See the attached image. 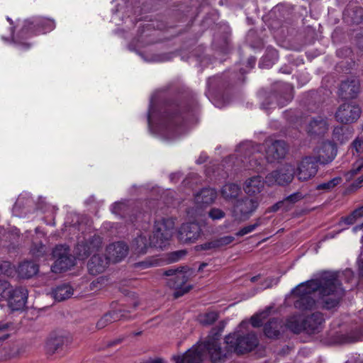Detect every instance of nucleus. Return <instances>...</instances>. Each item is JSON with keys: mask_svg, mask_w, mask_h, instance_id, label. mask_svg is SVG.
<instances>
[{"mask_svg": "<svg viewBox=\"0 0 363 363\" xmlns=\"http://www.w3.org/2000/svg\"><path fill=\"white\" fill-rule=\"evenodd\" d=\"M293 294L298 298L294 303L298 309L311 310L316 306L330 309L337 306L344 289L335 273L325 272L319 279L299 284Z\"/></svg>", "mask_w": 363, "mask_h": 363, "instance_id": "f257e3e1", "label": "nucleus"}, {"mask_svg": "<svg viewBox=\"0 0 363 363\" xmlns=\"http://www.w3.org/2000/svg\"><path fill=\"white\" fill-rule=\"evenodd\" d=\"M225 326L224 322H220L217 328L212 329L205 342L193 347L181 356L173 357L175 363H201L203 359V350L208 352L213 363L221 361L226 356V352L221 350L218 340Z\"/></svg>", "mask_w": 363, "mask_h": 363, "instance_id": "f03ea898", "label": "nucleus"}, {"mask_svg": "<svg viewBox=\"0 0 363 363\" xmlns=\"http://www.w3.org/2000/svg\"><path fill=\"white\" fill-rule=\"evenodd\" d=\"M174 221L172 219H163L155 222L152 236L149 235L150 247L162 249L164 247L172 235Z\"/></svg>", "mask_w": 363, "mask_h": 363, "instance_id": "7ed1b4c3", "label": "nucleus"}, {"mask_svg": "<svg viewBox=\"0 0 363 363\" xmlns=\"http://www.w3.org/2000/svg\"><path fill=\"white\" fill-rule=\"evenodd\" d=\"M225 342L228 345V351L244 353L254 349L257 345L258 340L253 333L241 336L238 333H235L225 337Z\"/></svg>", "mask_w": 363, "mask_h": 363, "instance_id": "20e7f679", "label": "nucleus"}, {"mask_svg": "<svg viewBox=\"0 0 363 363\" xmlns=\"http://www.w3.org/2000/svg\"><path fill=\"white\" fill-rule=\"evenodd\" d=\"M55 27V21L50 18L42 17L28 19L24 21L23 26L20 32V37L30 36L39 33H45L52 30Z\"/></svg>", "mask_w": 363, "mask_h": 363, "instance_id": "39448f33", "label": "nucleus"}, {"mask_svg": "<svg viewBox=\"0 0 363 363\" xmlns=\"http://www.w3.org/2000/svg\"><path fill=\"white\" fill-rule=\"evenodd\" d=\"M258 206L257 199L245 196L241 199H238L232 207V216L237 220H246L256 211Z\"/></svg>", "mask_w": 363, "mask_h": 363, "instance_id": "423d86ee", "label": "nucleus"}, {"mask_svg": "<svg viewBox=\"0 0 363 363\" xmlns=\"http://www.w3.org/2000/svg\"><path fill=\"white\" fill-rule=\"evenodd\" d=\"M52 257L55 259L51 270L54 273H61L74 265L75 259L69 255V249L65 245H57L52 250Z\"/></svg>", "mask_w": 363, "mask_h": 363, "instance_id": "0eeeda50", "label": "nucleus"}, {"mask_svg": "<svg viewBox=\"0 0 363 363\" xmlns=\"http://www.w3.org/2000/svg\"><path fill=\"white\" fill-rule=\"evenodd\" d=\"M362 114L359 106L354 102L341 104L335 113L336 121L342 124H350L356 122Z\"/></svg>", "mask_w": 363, "mask_h": 363, "instance_id": "6e6552de", "label": "nucleus"}, {"mask_svg": "<svg viewBox=\"0 0 363 363\" xmlns=\"http://www.w3.org/2000/svg\"><path fill=\"white\" fill-rule=\"evenodd\" d=\"M294 173V167L291 164H285L279 169L269 173L265 177V182L269 186L285 185L292 181Z\"/></svg>", "mask_w": 363, "mask_h": 363, "instance_id": "1a4fd4ad", "label": "nucleus"}, {"mask_svg": "<svg viewBox=\"0 0 363 363\" xmlns=\"http://www.w3.org/2000/svg\"><path fill=\"white\" fill-rule=\"evenodd\" d=\"M266 158L269 162H274L284 158L288 151L286 143L283 140L267 139L264 143Z\"/></svg>", "mask_w": 363, "mask_h": 363, "instance_id": "9d476101", "label": "nucleus"}, {"mask_svg": "<svg viewBox=\"0 0 363 363\" xmlns=\"http://www.w3.org/2000/svg\"><path fill=\"white\" fill-rule=\"evenodd\" d=\"M188 279L189 276L186 273L181 270V272H177L174 277L167 280V285L175 291L174 293V297L175 298L182 296L192 289L191 285L186 284Z\"/></svg>", "mask_w": 363, "mask_h": 363, "instance_id": "9b49d317", "label": "nucleus"}, {"mask_svg": "<svg viewBox=\"0 0 363 363\" xmlns=\"http://www.w3.org/2000/svg\"><path fill=\"white\" fill-rule=\"evenodd\" d=\"M317 160L312 156L302 159L297 167V177L300 181H306L313 177L318 172Z\"/></svg>", "mask_w": 363, "mask_h": 363, "instance_id": "f8f14e48", "label": "nucleus"}, {"mask_svg": "<svg viewBox=\"0 0 363 363\" xmlns=\"http://www.w3.org/2000/svg\"><path fill=\"white\" fill-rule=\"evenodd\" d=\"M360 89V81L357 78H350L341 82L338 94L343 99H352L358 96Z\"/></svg>", "mask_w": 363, "mask_h": 363, "instance_id": "ddd939ff", "label": "nucleus"}, {"mask_svg": "<svg viewBox=\"0 0 363 363\" xmlns=\"http://www.w3.org/2000/svg\"><path fill=\"white\" fill-rule=\"evenodd\" d=\"M28 290L22 286L12 289L11 296L7 299L9 306L12 311H18L23 309L28 299Z\"/></svg>", "mask_w": 363, "mask_h": 363, "instance_id": "4468645a", "label": "nucleus"}, {"mask_svg": "<svg viewBox=\"0 0 363 363\" xmlns=\"http://www.w3.org/2000/svg\"><path fill=\"white\" fill-rule=\"evenodd\" d=\"M201 233L199 225L196 223L183 224L179 230V239L183 243H190L196 240Z\"/></svg>", "mask_w": 363, "mask_h": 363, "instance_id": "2eb2a0df", "label": "nucleus"}, {"mask_svg": "<svg viewBox=\"0 0 363 363\" xmlns=\"http://www.w3.org/2000/svg\"><path fill=\"white\" fill-rule=\"evenodd\" d=\"M128 250V246L125 242H113L106 247V257L109 262H118L127 256Z\"/></svg>", "mask_w": 363, "mask_h": 363, "instance_id": "dca6fc26", "label": "nucleus"}, {"mask_svg": "<svg viewBox=\"0 0 363 363\" xmlns=\"http://www.w3.org/2000/svg\"><path fill=\"white\" fill-rule=\"evenodd\" d=\"M101 245L100 237H94L85 242L78 243L76 247V253L79 259L86 258L91 252L97 250Z\"/></svg>", "mask_w": 363, "mask_h": 363, "instance_id": "f3484780", "label": "nucleus"}, {"mask_svg": "<svg viewBox=\"0 0 363 363\" xmlns=\"http://www.w3.org/2000/svg\"><path fill=\"white\" fill-rule=\"evenodd\" d=\"M317 156L314 157L318 162L328 163L331 162L336 156L335 146L330 142H323L316 149Z\"/></svg>", "mask_w": 363, "mask_h": 363, "instance_id": "a211bd4d", "label": "nucleus"}, {"mask_svg": "<svg viewBox=\"0 0 363 363\" xmlns=\"http://www.w3.org/2000/svg\"><path fill=\"white\" fill-rule=\"evenodd\" d=\"M264 186V182L260 176H253L245 180L243 189L248 195H256L262 192Z\"/></svg>", "mask_w": 363, "mask_h": 363, "instance_id": "6ab92c4d", "label": "nucleus"}, {"mask_svg": "<svg viewBox=\"0 0 363 363\" xmlns=\"http://www.w3.org/2000/svg\"><path fill=\"white\" fill-rule=\"evenodd\" d=\"M109 261L107 257L99 255H94L88 262V270L90 274L97 275L105 271Z\"/></svg>", "mask_w": 363, "mask_h": 363, "instance_id": "aec40b11", "label": "nucleus"}, {"mask_svg": "<svg viewBox=\"0 0 363 363\" xmlns=\"http://www.w3.org/2000/svg\"><path fill=\"white\" fill-rule=\"evenodd\" d=\"M324 318L320 313H315L304 320L305 331L308 333H315L319 331Z\"/></svg>", "mask_w": 363, "mask_h": 363, "instance_id": "412c9836", "label": "nucleus"}, {"mask_svg": "<svg viewBox=\"0 0 363 363\" xmlns=\"http://www.w3.org/2000/svg\"><path fill=\"white\" fill-rule=\"evenodd\" d=\"M328 129V123L325 118L317 116L313 118L308 127V131L311 134L323 135Z\"/></svg>", "mask_w": 363, "mask_h": 363, "instance_id": "4be33fe9", "label": "nucleus"}, {"mask_svg": "<svg viewBox=\"0 0 363 363\" xmlns=\"http://www.w3.org/2000/svg\"><path fill=\"white\" fill-rule=\"evenodd\" d=\"M149 233L145 232L136 237L132 242V249L138 255H144L150 247L149 242Z\"/></svg>", "mask_w": 363, "mask_h": 363, "instance_id": "5701e85b", "label": "nucleus"}, {"mask_svg": "<svg viewBox=\"0 0 363 363\" xmlns=\"http://www.w3.org/2000/svg\"><path fill=\"white\" fill-rule=\"evenodd\" d=\"M68 342L69 339L63 335L50 336L46 342V351L52 354Z\"/></svg>", "mask_w": 363, "mask_h": 363, "instance_id": "b1692460", "label": "nucleus"}, {"mask_svg": "<svg viewBox=\"0 0 363 363\" xmlns=\"http://www.w3.org/2000/svg\"><path fill=\"white\" fill-rule=\"evenodd\" d=\"M38 272V265L34 262L25 261L21 262L16 272L18 276L23 279H28L35 275Z\"/></svg>", "mask_w": 363, "mask_h": 363, "instance_id": "393cba45", "label": "nucleus"}, {"mask_svg": "<svg viewBox=\"0 0 363 363\" xmlns=\"http://www.w3.org/2000/svg\"><path fill=\"white\" fill-rule=\"evenodd\" d=\"M217 197V192L213 189H203L199 193L195 196V201L197 204L208 205L212 203Z\"/></svg>", "mask_w": 363, "mask_h": 363, "instance_id": "a878e982", "label": "nucleus"}, {"mask_svg": "<svg viewBox=\"0 0 363 363\" xmlns=\"http://www.w3.org/2000/svg\"><path fill=\"white\" fill-rule=\"evenodd\" d=\"M241 192L240 186L235 183H228L220 189L222 197L227 201L235 200Z\"/></svg>", "mask_w": 363, "mask_h": 363, "instance_id": "bb28decb", "label": "nucleus"}, {"mask_svg": "<svg viewBox=\"0 0 363 363\" xmlns=\"http://www.w3.org/2000/svg\"><path fill=\"white\" fill-rule=\"evenodd\" d=\"M124 317L121 311H114L106 313L96 323L99 329H102L109 323L119 320Z\"/></svg>", "mask_w": 363, "mask_h": 363, "instance_id": "cd10ccee", "label": "nucleus"}, {"mask_svg": "<svg viewBox=\"0 0 363 363\" xmlns=\"http://www.w3.org/2000/svg\"><path fill=\"white\" fill-rule=\"evenodd\" d=\"M282 327L281 321L277 319L270 320L265 324L264 332L267 337L269 338H274L279 336L280 329Z\"/></svg>", "mask_w": 363, "mask_h": 363, "instance_id": "c85d7f7f", "label": "nucleus"}, {"mask_svg": "<svg viewBox=\"0 0 363 363\" xmlns=\"http://www.w3.org/2000/svg\"><path fill=\"white\" fill-rule=\"evenodd\" d=\"M344 16L347 22L358 24L362 21L363 10L359 7L347 9L345 12Z\"/></svg>", "mask_w": 363, "mask_h": 363, "instance_id": "c756f323", "label": "nucleus"}, {"mask_svg": "<svg viewBox=\"0 0 363 363\" xmlns=\"http://www.w3.org/2000/svg\"><path fill=\"white\" fill-rule=\"evenodd\" d=\"M53 297L58 301H64L73 294V290L69 285L63 284L57 286L52 291Z\"/></svg>", "mask_w": 363, "mask_h": 363, "instance_id": "7c9ffc66", "label": "nucleus"}, {"mask_svg": "<svg viewBox=\"0 0 363 363\" xmlns=\"http://www.w3.org/2000/svg\"><path fill=\"white\" fill-rule=\"evenodd\" d=\"M286 326L295 333H299L302 330H305L304 320L301 321L298 315H293L288 318Z\"/></svg>", "mask_w": 363, "mask_h": 363, "instance_id": "2f4dec72", "label": "nucleus"}, {"mask_svg": "<svg viewBox=\"0 0 363 363\" xmlns=\"http://www.w3.org/2000/svg\"><path fill=\"white\" fill-rule=\"evenodd\" d=\"M342 179L340 177H336L328 182L321 183L316 186L317 190L328 192L332 191L335 186L342 182Z\"/></svg>", "mask_w": 363, "mask_h": 363, "instance_id": "473e14b6", "label": "nucleus"}, {"mask_svg": "<svg viewBox=\"0 0 363 363\" xmlns=\"http://www.w3.org/2000/svg\"><path fill=\"white\" fill-rule=\"evenodd\" d=\"M218 318V313L215 311L208 312L202 315H200L199 317V320L201 324L203 325H209L213 324L214 322L217 320Z\"/></svg>", "mask_w": 363, "mask_h": 363, "instance_id": "72a5a7b5", "label": "nucleus"}, {"mask_svg": "<svg viewBox=\"0 0 363 363\" xmlns=\"http://www.w3.org/2000/svg\"><path fill=\"white\" fill-rule=\"evenodd\" d=\"M16 273V268L8 261H0V274L13 277Z\"/></svg>", "mask_w": 363, "mask_h": 363, "instance_id": "f704fd0d", "label": "nucleus"}, {"mask_svg": "<svg viewBox=\"0 0 363 363\" xmlns=\"http://www.w3.org/2000/svg\"><path fill=\"white\" fill-rule=\"evenodd\" d=\"M12 287L11 284L4 280H0V301L7 300L11 296Z\"/></svg>", "mask_w": 363, "mask_h": 363, "instance_id": "c9c22d12", "label": "nucleus"}, {"mask_svg": "<svg viewBox=\"0 0 363 363\" xmlns=\"http://www.w3.org/2000/svg\"><path fill=\"white\" fill-rule=\"evenodd\" d=\"M358 220H363V206L354 211L350 216L345 219V222L347 224H353Z\"/></svg>", "mask_w": 363, "mask_h": 363, "instance_id": "e433bc0d", "label": "nucleus"}, {"mask_svg": "<svg viewBox=\"0 0 363 363\" xmlns=\"http://www.w3.org/2000/svg\"><path fill=\"white\" fill-rule=\"evenodd\" d=\"M363 168V157L357 159L351 169L346 174L348 179H351L357 173H359Z\"/></svg>", "mask_w": 363, "mask_h": 363, "instance_id": "4c0bfd02", "label": "nucleus"}, {"mask_svg": "<svg viewBox=\"0 0 363 363\" xmlns=\"http://www.w3.org/2000/svg\"><path fill=\"white\" fill-rule=\"evenodd\" d=\"M262 225V219L258 218L254 224L245 226L236 233L237 236H243L254 231L258 226Z\"/></svg>", "mask_w": 363, "mask_h": 363, "instance_id": "58836bf2", "label": "nucleus"}, {"mask_svg": "<svg viewBox=\"0 0 363 363\" xmlns=\"http://www.w3.org/2000/svg\"><path fill=\"white\" fill-rule=\"evenodd\" d=\"M234 240H235L234 237L228 235V236H224V237L219 238L217 239H214L213 240L215 249H218V248H220V247H224L225 245L230 244L232 242L234 241Z\"/></svg>", "mask_w": 363, "mask_h": 363, "instance_id": "ea45409f", "label": "nucleus"}, {"mask_svg": "<svg viewBox=\"0 0 363 363\" xmlns=\"http://www.w3.org/2000/svg\"><path fill=\"white\" fill-rule=\"evenodd\" d=\"M47 247L42 243L35 244L32 247L31 253L35 257H40L45 255Z\"/></svg>", "mask_w": 363, "mask_h": 363, "instance_id": "a19ab883", "label": "nucleus"}, {"mask_svg": "<svg viewBox=\"0 0 363 363\" xmlns=\"http://www.w3.org/2000/svg\"><path fill=\"white\" fill-rule=\"evenodd\" d=\"M225 216V213L220 208H213L208 211V216L212 220H220Z\"/></svg>", "mask_w": 363, "mask_h": 363, "instance_id": "79ce46f5", "label": "nucleus"}, {"mask_svg": "<svg viewBox=\"0 0 363 363\" xmlns=\"http://www.w3.org/2000/svg\"><path fill=\"white\" fill-rule=\"evenodd\" d=\"M159 264V260L153 258H149L145 261L138 262L135 264V266L138 267H141L143 269L157 266Z\"/></svg>", "mask_w": 363, "mask_h": 363, "instance_id": "37998d69", "label": "nucleus"}, {"mask_svg": "<svg viewBox=\"0 0 363 363\" xmlns=\"http://www.w3.org/2000/svg\"><path fill=\"white\" fill-rule=\"evenodd\" d=\"M266 312H262L251 318V323L253 327H259L262 324L263 319L266 317Z\"/></svg>", "mask_w": 363, "mask_h": 363, "instance_id": "c03bdc74", "label": "nucleus"}, {"mask_svg": "<svg viewBox=\"0 0 363 363\" xmlns=\"http://www.w3.org/2000/svg\"><path fill=\"white\" fill-rule=\"evenodd\" d=\"M303 195L301 192L297 191L287 196L284 201L285 203L289 202L290 203L293 204L303 199Z\"/></svg>", "mask_w": 363, "mask_h": 363, "instance_id": "a18cd8bd", "label": "nucleus"}, {"mask_svg": "<svg viewBox=\"0 0 363 363\" xmlns=\"http://www.w3.org/2000/svg\"><path fill=\"white\" fill-rule=\"evenodd\" d=\"M186 252L185 250H179L172 252L170 255L169 260L171 262H174L179 261L182 257L186 255Z\"/></svg>", "mask_w": 363, "mask_h": 363, "instance_id": "49530a36", "label": "nucleus"}, {"mask_svg": "<svg viewBox=\"0 0 363 363\" xmlns=\"http://www.w3.org/2000/svg\"><path fill=\"white\" fill-rule=\"evenodd\" d=\"M195 248L197 251L216 250L213 240L202 245H196Z\"/></svg>", "mask_w": 363, "mask_h": 363, "instance_id": "de8ad7c7", "label": "nucleus"}, {"mask_svg": "<svg viewBox=\"0 0 363 363\" xmlns=\"http://www.w3.org/2000/svg\"><path fill=\"white\" fill-rule=\"evenodd\" d=\"M344 128L342 126H337L333 130V138L336 140L342 143L343 138L342 136H341V133L343 131Z\"/></svg>", "mask_w": 363, "mask_h": 363, "instance_id": "09e8293b", "label": "nucleus"}, {"mask_svg": "<svg viewBox=\"0 0 363 363\" xmlns=\"http://www.w3.org/2000/svg\"><path fill=\"white\" fill-rule=\"evenodd\" d=\"M353 148L357 153L363 152V140L360 138L356 139L353 143Z\"/></svg>", "mask_w": 363, "mask_h": 363, "instance_id": "8fccbe9b", "label": "nucleus"}, {"mask_svg": "<svg viewBox=\"0 0 363 363\" xmlns=\"http://www.w3.org/2000/svg\"><path fill=\"white\" fill-rule=\"evenodd\" d=\"M181 272V270H179L178 269H170L166 270L164 272V274L165 276L173 277L175 276L176 274H177V272Z\"/></svg>", "mask_w": 363, "mask_h": 363, "instance_id": "3c124183", "label": "nucleus"}, {"mask_svg": "<svg viewBox=\"0 0 363 363\" xmlns=\"http://www.w3.org/2000/svg\"><path fill=\"white\" fill-rule=\"evenodd\" d=\"M284 203H285V202L284 200L281 201L279 202H277V203H275L274 205H273L271 207L270 211L275 212V211H278L279 208H281Z\"/></svg>", "mask_w": 363, "mask_h": 363, "instance_id": "603ef678", "label": "nucleus"}, {"mask_svg": "<svg viewBox=\"0 0 363 363\" xmlns=\"http://www.w3.org/2000/svg\"><path fill=\"white\" fill-rule=\"evenodd\" d=\"M18 45L21 50H28L31 46L30 44L28 43H19Z\"/></svg>", "mask_w": 363, "mask_h": 363, "instance_id": "864d4df0", "label": "nucleus"}, {"mask_svg": "<svg viewBox=\"0 0 363 363\" xmlns=\"http://www.w3.org/2000/svg\"><path fill=\"white\" fill-rule=\"evenodd\" d=\"M8 325L4 323H0V333L7 329ZM6 337L0 336V340L5 339Z\"/></svg>", "mask_w": 363, "mask_h": 363, "instance_id": "5fc2aeb1", "label": "nucleus"}, {"mask_svg": "<svg viewBox=\"0 0 363 363\" xmlns=\"http://www.w3.org/2000/svg\"><path fill=\"white\" fill-rule=\"evenodd\" d=\"M363 183V175L359 177L357 181H356V184H355V186H359L362 185V184Z\"/></svg>", "mask_w": 363, "mask_h": 363, "instance_id": "6e6d98bb", "label": "nucleus"}, {"mask_svg": "<svg viewBox=\"0 0 363 363\" xmlns=\"http://www.w3.org/2000/svg\"><path fill=\"white\" fill-rule=\"evenodd\" d=\"M151 363H164L163 360L161 359H157L152 361Z\"/></svg>", "mask_w": 363, "mask_h": 363, "instance_id": "4d7b16f0", "label": "nucleus"}, {"mask_svg": "<svg viewBox=\"0 0 363 363\" xmlns=\"http://www.w3.org/2000/svg\"><path fill=\"white\" fill-rule=\"evenodd\" d=\"M206 266V263H202V264L200 265L199 268V271L202 270V269H203V267H205Z\"/></svg>", "mask_w": 363, "mask_h": 363, "instance_id": "13d9d810", "label": "nucleus"}, {"mask_svg": "<svg viewBox=\"0 0 363 363\" xmlns=\"http://www.w3.org/2000/svg\"><path fill=\"white\" fill-rule=\"evenodd\" d=\"M258 278H259V277H258V276L253 277H252V278H251V281H252V282H255V281H257V280H258Z\"/></svg>", "mask_w": 363, "mask_h": 363, "instance_id": "bf43d9fd", "label": "nucleus"}, {"mask_svg": "<svg viewBox=\"0 0 363 363\" xmlns=\"http://www.w3.org/2000/svg\"><path fill=\"white\" fill-rule=\"evenodd\" d=\"M363 228V224H362V225H358V226L354 227V231H357L358 229H361V228Z\"/></svg>", "mask_w": 363, "mask_h": 363, "instance_id": "052dcab7", "label": "nucleus"}]
</instances>
